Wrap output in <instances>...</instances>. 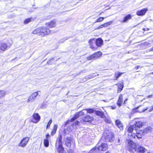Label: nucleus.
<instances>
[{
  "label": "nucleus",
  "mask_w": 153,
  "mask_h": 153,
  "mask_svg": "<svg viewBox=\"0 0 153 153\" xmlns=\"http://www.w3.org/2000/svg\"><path fill=\"white\" fill-rule=\"evenodd\" d=\"M127 142L129 146L128 150L130 152L133 153H144L145 152V149L144 147L141 146H137L136 144L131 140H128Z\"/></svg>",
  "instance_id": "obj_1"
},
{
  "label": "nucleus",
  "mask_w": 153,
  "mask_h": 153,
  "mask_svg": "<svg viewBox=\"0 0 153 153\" xmlns=\"http://www.w3.org/2000/svg\"><path fill=\"white\" fill-rule=\"evenodd\" d=\"M107 147V145L105 143H102L100 146L97 145L88 153H99L100 151L105 150Z\"/></svg>",
  "instance_id": "obj_2"
},
{
  "label": "nucleus",
  "mask_w": 153,
  "mask_h": 153,
  "mask_svg": "<svg viewBox=\"0 0 153 153\" xmlns=\"http://www.w3.org/2000/svg\"><path fill=\"white\" fill-rule=\"evenodd\" d=\"M146 103L148 104V106H147L146 107L144 108L141 111H137V109L139 107H138L132 110V111L131 112V114H133L134 113L137 112H139L140 113L144 112H145L146 111H147V112H150L151 111L153 110V106L149 102H146Z\"/></svg>",
  "instance_id": "obj_3"
},
{
  "label": "nucleus",
  "mask_w": 153,
  "mask_h": 153,
  "mask_svg": "<svg viewBox=\"0 0 153 153\" xmlns=\"http://www.w3.org/2000/svg\"><path fill=\"white\" fill-rule=\"evenodd\" d=\"M102 55V53L100 51L94 53L90 56L87 57L88 60H91L92 59H96Z\"/></svg>",
  "instance_id": "obj_4"
},
{
  "label": "nucleus",
  "mask_w": 153,
  "mask_h": 153,
  "mask_svg": "<svg viewBox=\"0 0 153 153\" xmlns=\"http://www.w3.org/2000/svg\"><path fill=\"white\" fill-rule=\"evenodd\" d=\"M104 136V139L106 141H109L112 142L114 140V134L111 133L109 134L108 135H105Z\"/></svg>",
  "instance_id": "obj_5"
},
{
  "label": "nucleus",
  "mask_w": 153,
  "mask_h": 153,
  "mask_svg": "<svg viewBox=\"0 0 153 153\" xmlns=\"http://www.w3.org/2000/svg\"><path fill=\"white\" fill-rule=\"evenodd\" d=\"M39 92H40V91H37V92H34L29 97L27 102H32L34 101L37 96L38 95Z\"/></svg>",
  "instance_id": "obj_6"
},
{
  "label": "nucleus",
  "mask_w": 153,
  "mask_h": 153,
  "mask_svg": "<svg viewBox=\"0 0 153 153\" xmlns=\"http://www.w3.org/2000/svg\"><path fill=\"white\" fill-rule=\"evenodd\" d=\"M72 143H73L72 138L71 137H66L65 140V144L66 146L71 148Z\"/></svg>",
  "instance_id": "obj_7"
},
{
  "label": "nucleus",
  "mask_w": 153,
  "mask_h": 153,
  "mask_svg": "<svg viewBox=\"0 0 153 153\" xmlns=\"http://www.w3.org/2000/svg\"><path fill=\"white\" fill-rule=\"evenodd\" d=\"M41 35L43 36L51 33V31L49 29L46 28L45 27H41Z\"/></svg>",
  "instance_id": "obj_8"
},
{
  "label": "nucleus",
  "mask_w": 153,
  "mask_h": 153,
  "mask_svg": "<svg viewBox=\"0 0 153 153\" xmlns=\"http://www.w3.org/2000/svg\"><path fill=\"white\" fill-rule=\"evenodd\" d=\"M33 119L31 120L32 122L35 123H38L40 119V117L37 113H34L32 115Z\"/></svg>",
  "instance_id": "obj_9"
},
{
  "label": "nucleus",
  "mask_w": 153,
  "mask_h": 153,
  "mask_svg": "<svg viewBox=\"0 0 153 153\" xmlns=\"http://www.w3.org/2000/svg\"><path fill=\"white\" fill-rule=\"evenodd\" d=\"M29 140V138L28 137L24 138L20 142L19 146L22 147L25 146Z\"/></svg>",
  "instance_id": "obj_10"
},
{
  "label": "nucleus",
  "mask_w": 153,
  "mask_h": 153,
  "mask_svg": "<svg viewBox=\"0 0 153 153\" xmlns=\"http://www.w3.org/2000/svg\"><path fill=\"white\" fill-rule=\"evenodd\" d=\"M12 45L11 43H9V45H7L5 43H1L0 44V49L2 51H4L7 49L8 47H9Z\"/></svg>",
  "instance_id": "obj_11"
},
{
  "label": "nucleus",
  "mask_w": 153,
  "mask_h": 153,
  "mask_svg": "<svg viewBox=\"0 0 153 153\" xmlns=\"http://www.w3.org/2000/svg\"><path fill=\"white\" fill-rule=\"evenodd\" d=\"M84 110H82L78 112L71 119V121H73L79 117L80 116H82L84 115L85 113L83 111Z\"/></svg>",
  "instance_id": "obj_12"
},
{
  "label": "nucleus",
  "mask_w": 153,
  "mask_h": 153,
  "mask_svg": "<svg viewBox=\"0 0 153 153\" xmlns=\"http://www.w3.org/2000/svg\"><path fill=\"white\" fill-rule=\"evenodd\" d=\"M56 151L59 153H63L64 151V148L62 144L55 145Z\"/></svg>",
  "instance_id": "obj_13"
},
{
  "label": "nucleus",
  "mask_w": 153,
  "mask_h": 153,
  "mask_svg": "<svg viewBox=\"0 0 153 153\" xmlns=\"http://www.w3.org/2000/svg\"><path fill=\"white\" fill-rule=\"evenodd\" d=\"M93 119V117L90 116L89 115H87L84 117L82 119L83 122L89 123H91Z\"/></svg>",
  "instance_id": "obj_14"
},
{
  "label": "nucleus",
  "mask_w": 153,
  "mask_h": 153,
  "mask_svg": "<svg viewBox=\"0 0 153 153\" xmlns=\"http://www.w3.org/2000/svg\"><path fill=\"white\" fill-rule=\"evenodd\" d=\"M147 8H144L140 10H137V14L139 16H142L145 15L146 13L148 11Z\"/></svg>",
  "instance_id": "obj_15"
},
{
  "label": "nucleus",
  "mask_w": 153,
  "mask_h": 153,
  "mask_svg": "<svg viewBox=\"0 0 153 153\" xmlns=\"http://www.w3.org/2000/svg\"><path fill=\"white\" fill-rule=\"evenodd\" d=\"M143 123L140 121H137L135 122L134 125H133L135 127V130L138 129V128H140L143 125Z\"/></svg>",
  "instance_id": "obj_16"
},
{
  "label": "nucleus",
  "mask_w": 153,
  "mask_h": 153,
  "mask_svg": "<svg viewBox=\"0 0 153 153\" xmlns=\"http://www.w3.org/2000/svg\"><path fill=\"white\" fill-rule=\"evenodd\" d=\"M95 43L97 46L100 47L103 45V40L101 38H98L96 39Z\"/></svg>",
  "instance_id": "obj_17"
},
{
  "label": "nucleus",
  "mask_w": 153,
  "mask_h": 153,
  "mask_svg": "<svg viewBox=\"0 0 153 153\" xmlns=\"http://www.w3.org/2000/svg\"><path fill=\"white\" fill-rule=\"evenodd\" d=\"M123 102V96L122 94H120L119 97L117 101V105L119 107L121 106Z\"/></svg>",
  "instance_id": "obj_18"
},
{
  "label": "nucleus",
  "mask_w": 153,
  "mask_h": 153,
  "mask_svg": "<svg viewBox=\"0 0 153 153\" xmlns=\"http://www.w3.org/2000/svg\"><path fill=\"white\" fill-rule=\"evenodd\" d=\"M56 21L54 20L50 22H49L46 23V25H48L49 27H54L56 25Z\"/></svg>",
  "instance_id": "obj_19"
},
{
  "label": "nucleus",
  "mask_w": 153,
  "mask_h": 153,
  "mask_svg": "<svg viewBox=\"0 0 153 153\" xmlns=\"http://www.w3.org/2000/svg\"><path fill=\"white\" fill-rule=\"evenodd\" d=\"M62 136L60 134H59V136L56 140V145L62 144Z\"/></svg>",
  "instance_id": "obj_20"
},
{
  "label": "nucleus",
  "mask_w": 153,
  "mask_h": 153,
  "mask_svg": "<svg viewBox=\"0 0 153 153\" xmlns=\"http://www.w3.org/2000/svg\"><path fill=\"white\" fill-rule=\"evenodd\" d=\"M132 16L130 14H128L125 16L122 21H121L122 23H124L127 22L129 20L131 19Z\"/></svg>",
  "instance_id": "obj_21"
},
{
  "label": "nucleus",
  "mask_w": 153,
  "mask_h": 153,
  "mask_svg": "<svg viewBox=\"0 0 153 153\" xmlns=\"http://www.w3.org/2000/svg\"><path fill=\"white\" fill-rule=\"evenodd\" d=\"M95 42V40L94 39H91L89 40V43L90 45V48H91L93 50H94L95 49V48L92 45V44L93 43Z\"/></svg>",
  "instance_id": "obj_22"
},
{
  "label": "nucleus",
  "mask_w": 153,
  "mask_h": 153,
  "mask_svg": "<svg viewBox=\"0 0 153 153\" xmlns=\"http://www.w3.org/2000/svg\"><path fill=\"white\" fill-rule=\"evenodd\" d=\"M117 86L118 88V89L117 91V92L120 93L123 90V82H121L120 83H118Z\"/></svg>",
  "instance_id": "obj_23"
},
{
  "label": "nucleus",
  "mask_w": 153,
  "mask_h": 153,
  "mask_svg": "<svg viewBox=\"0 0 153 153\" xmlns=\"http://www.w3.org/2000/svg\"><path fill=\"white\" fill-rule=\"evenodd\" d=\"M33 34H38L39 35H41V27L37 28L33 31Z\"/></svg>",
  "instance_id": "obj_24"
},
{
  "label": "nucleus",
  "mask_w": 153,
  "mask_h": 153,
  "mask_svg": "<svg viewBox=\"0 0 153 153\" xmlns=\"http://www.w3.org/2000/svg\"><path fill=\"white\" fill-rule=\"evenodd\" d=\"M152 131V128L151 127L149 126L145 128L143 130V131L145 133H150Z\"/></svg>",
  "instance_id": "obj_25"
},
{
  "label": "nucleus",
  "mask_w": 153,
  "mask_h": 153,
  "mask_svg": "<svg viewBox=\"0 0 153 153\" xmlns=\"http://www.w3.org/2000/svg\"><path fill=\"white\" fill-rule=\"evenodd\" d=\"M135 127H134V126L133 125L130 126L128 129V133H131L132 132L134 131V132H135Z\"/></svg>",
  "instance_id": "obj_26"
},
{
  "label": "nucleus",
  "mask_w": 153,
  "mask_h": 153,
  "mask_svg": "<svg viewBox=\"0 0 153 153\" xmlns=\"http://www.w3.org/2000/svg\"><path fill=\"white\" fill-rule=\"evenodd\" d=\"M95 113L96 115L100 116L102 118H103L104 117V113L100 111H96Z\"/></svg>",
  "instance_id": "obj_27"
},
{
  "label": "nucleus",
  "mask_w": 153,
  "mask_h": 153,
  "mask_svg": "<svg viewBox=\"0 0 153 153\" xmlns=\"http://www.w3.org/2000/svg\"><path fill=\"white\" fill-rule=\"evenodd\" d=\"M115 123L117 126L119 128H122L123 124L119 120H117L115 121Z\"/></svg>",
  "instance_id": "obj_28"
},
{
  "label": "nucleus",
  "mask_w": 153,
  "mask_h": 153,
  "mask_svg": "<svg viewBox=\"0 0 153 153\" xmlns=\"http://www.w3.org/2000/svg\"><path fill=\"white\" fill-rule=\"evenodd\" d=\"M97 75L95 74H93L92 75H90L85 77V79L88 80L90 79H91L93 78H94L95 77L97 76Z\"/></svg>",
  "instance_id": "obj_29"
},
{
  "label": "nucleus",
  "mask_w": 153,
  "mask_h": 153,
  "mask_svg": "<svg viewBox=\"0 0 153 153\" xmlns=\"http://www.w3.org/2000/svg\"><path fill=\"white\" fill-rule=\"evenodd\" d=\"M83 110L87 111V112L88 113H92L94 111V110L92 108H86L83 109Z\"/></svg>",
  "instance_id": "obj_30"
},
{
  "label": "nucleus",
  "mask_w": 153,
  "mask_h": 153,
  "mask_svg": "<svg viewBox=\"0 0 153 153\" xmlns=\"http://www.w3.org/2000/svg\"><path fill=\"white\" fill-rule=\"evenodd\" d=\"M122 73L120 72H116L114 74V79L116 80L117 79L121 76Z\"/></svg>",
  "instance_id": "obj_31"
},
{
  "label": "nucleus",
  "mask_w": 153,
  "mask_h": 153,
  "mask_svg": "<svg viewBox=\"0 0 153 153\" xmlns=\"http://www.w3.org/2000/svg\"><path fill=\"white\" fill-rule=\"evenodd\" d=\"M44 146L46 147H48L49 146V141L48 139H45L44 141Z\"/></svg>",
  "instance_id": "obj_32"
},
{
  "label": "nucleus",
  "mask_w": 153,
  "mask_h": 153,
  "mask_svg": "<svg viewBox=\"0 0 153 153\" xmlns=\"http://www.w3.org/2000/svg\"><path fill=\"white\" fill-rule=\"evenodd\" d=\"M137 130H135V131L136 133H137L138 134H140L142 135L144 134L145 132L143 131V130H139L137 131Z\"/></svg>",
  "instance_id": "obj_33"
},
{
  "label": "nucleus",
  "mask_w": 153,
  "mask_h": 153,
  "mask_svg": "<svg viewBox=\"0 0 153 153\" xmlns=\"http://www.w3.org/2000/svg\"><path fill=\"white\" fill-rule=\"evenodd\" d=\"M122 143V140L119 138H118L117 140V141L116 142V143L117 145H120Z\"/></svg>",
  "instance_id": "obj_34"
},
{
  "label": "nucleus",
  "mask_w": 153,
  "mask_h": 153,
  "mask_svg": "<svg viewBox=\"0 0 153 153\" xmlns=\"http://www.w3.org/2000/svg\"><path fill=\"white\" fill-rule=\"evenodd\" d=\"M5 94V92L3 90L0 91V97H3L4 96Z\"/></svg>",
  "instance_id": "obj_35"
},
{
  "label": "nucleus",
  "mask_w": 153,
  "mask_h": 153,
  "mask_svg": "<svg viewBox=\"0 0 153 153\" xmlns=\"http://www.w3.org/2000/svg\"><path fill=\"white\" fill-rule=\"evenodd\" d=\"M104 19V17H100L99 18L97 19L96 20V21L94 22V23L97 22H100L102 21Z\"/></svg>",
  "instance_id": "obj_36"
},
{
  "label": "nucleus",
  "mask_w": 153,
  "mask_h": 153,
  "mask_svg": "<svg viewBox=\"0 0 153 153\" xmlns=\"http://www.w3.org/2000/svg\"><path fill=\"white\" fill-rule=\"evenodd\" d=\"M31 18H29L26 19L24 22L25 24H27L31 21Z\"/></svg>",
  "instance_id": "obj_37"
},
{
  "label": "nucleus",
  "mask_w": 153,
  "mask_h": 153,
  "mask_svg": "<svg viewBox=\"0 0 153 153\" xmlns=\"http://www.w3.org/2000/svg\"><path fill=\"white\" fill-rule=\"evenodd\" d=\"M112 22L110 21L109 22H107L106 23H105L103 24L104 25V27H105L109 25H110L112 23Z\"/></svg>",
  "instance_id": "obj_38"
},
{
  "label": "nucleus",
  "mask_w": 153,
  "mask_h": 153,
  "mask_svg": "<svg viewBox=\"0 0 153 153\" xmlns=\"http://www.w3.org/2000/svg\"><path fill=\"white\" fill-rule=\"evenodd\" d=\"M80 124V123L78 121H76L75 122V123L73 124L72 126L73 127H74L75 126H79Z\"/></svg>",
  "instance_id": "obj_39"
},
{
  "label": "nucleus",
  "mask_w": 153,
  "mask_h": 153,
  "mask_svg": "<svg viewBox=\"0 0 153 153\" xmlns=\"http://www.w3.org/2000/svg\"><path fill=\"white\" fill-rule=\"evenodd\" d=\"M52 123V120L51 119L48 122V123L47 124V125L46 126V128H48V127L50 126L51 125V124Z\"/></svg>",
  "instance_id": "obj_40"
},
{
  "label": "nucleus",
  "mask_w": 153,
  "mask_h": 153,
  "mask_svg": "<svg viewBox=\"0 0 153 153\" xmlns=\"http://www.w3.org/2000/svg\"><path fill=\"white\" fill-rule=\"evenodd\" d=\"M136 134L135 135V136H136V137H137L138 138H141L142 137V135L139 134H138L137 133H136Z\"/></svg>",
  "instance_id": "obj_41"
},
{
  "label": "nucleus",
  "mask_w": 153,
  "mask_h": 153,
  "mask_svg": "<svg viewBox=\"0 0 153 153\" xmlns=\"http://www.w3.org/2000/svg\"><path fill=\"white\" fill-rule=\"evenodd\" d=\"M105 121L106 123H110L111 122V120H110L108 119H105Z\"/></svg>",
  "instance_id": "obj_42"
},
{
  "label": "nucleus",
  "mask_w": 153,
  "mask_h": 153,
  "mask_svg": "<svg viewBox=\"0 0 153 153\" xmlns=\"http://www.w3.org/2000/svg\"><path fill=\"white\" fill-rule=\"evenodd\" d=\"M67 39H61V40H60L59 42V43H63V42H64L66 40H67Z\"/></svg>",
  "instance_id": "obj_43"
},
{
  "label": "nucleus",
  "mask_w": 153,
  "mask_h": 153,
  "mask_svg": "<svg viewBox=\"0 0 153 153\" xmlns=\"http://www.w3.org/2000/svg\"><path fill=\"white\" fill-rule=\"evenodd\" d=\"M53 60V58H52L49 60L47 62V63L48 64H51V63L52 62V61Z\"/></svg>",
  "instance_id": "obj_44"
},
{
  "label": "nucleus",
  "mask_w": 153,
  "mask_h": 153,
  "mask_svg": "<svg viewBox=\"0 0 153 153\" xmlns=\"http://www.w3.org/2000/svg\"><path fill=\"white\" fill-rule=\"evenodd\" d=\"M56 131L53 129L51 132V134L52 136H53L56 133Z\"/></svg>",
  "instance_id": "obj_45"
},
{
  "label": "nucleus",
  "mask_w": 153,
  "mask_h": 153,
  "mask_svg": "<svg viewBox=\"0 0 153 153\" xmlns=\"http://www.w3.org/2000/svg\"><path fill=\"white\" fill-rule=\"evenodd\" d=\"M57 125H55L53 127V129L56 131L57 129Z\"/></svg>",
  "instance_id": "obj_46"
},
{
  "label": "nucleus",
  "mask_w": 153,
  "mask_h": 153,
  "mask_svg": "<svg viewBox=\"0 0 153 153\" xmlns=\"http://www.w3.org/2000/svg\"><path fill=\"white\" fill-rule=\"evenodd\" d=\"M103 27H104V25H103V24H102V25H100V26H99L97 28H96V29H99L102 28H103Z\"/></svg>",
  "instance_id": "obj_47"
},
{
  "label": "nucleus",
  "mask_w": 153,
  "mask_h": 153,
  "mask_svg": "<svg viewBox=\"0 0 153 153\" xmlns=\"http://www.w3.org/2000/svg\"><path fill=\"white\" fill-rule=\"evenodd\" d=\"M140 67V66H137L136 67H134V69L136 70H138Z\"/></svg>",
  "instance_id": "obj_48"
},
{
  "label": "nucleus",
  "mask_w": 153,
  "mask_h": 153,
  "mask_svg": "<svg viewBox=\"0 0 153 153\" xmlns=\"http://www.w3.org/2000/svg\"><path fill=\"white\" fill-rule=\"evenodd\" d=\"M46 139H48L50 137V135L48 134L46 135Z\"/></svg>",
  "instance_id": "obj_49"
},
{
  "label": "nucleus",
  "mask_w": 153,
  "mask_h": 153,
  "mask_svg": "<svg viewBox=\"0 0 153 153\" xmlns=\"http://www.w3.org/2000/svg\"><path fill=\"white\" fill-rule=\"evenodd\" d=\"M116 107L115 105L112 106L111 108L112 109H116Z\"/></svg>",
  "instance_id": "obj_50"
},
{
  "label": "nucleus",
  "mask_w": 153,
  "mask_h": 153,
  "mask_svg": "<svg viewBox=\"0 0 153 153\" xmlns=\"http://www.w3.org/2000/svg\"><path fill=\"white\" fill-rule=\"evenodd\" d=\"M143 30L144 31H148L149 29L148 28H143Z\"/></svg>",
  "instance_id": "obj_51"
},
{
  "label": "nucleus",
  "mask_w": 153,
  "mask_h": 153,
  "mask_svg": "<svg viewBox=\"0 0 153 153\" xmlns=\"http://www.w3.org/2000/svg\"><path fill=\"white\" fill-rule=\"evenodd\" d=\"M153 95H149L147 97L148 98H151L152 97Z\"/></svg>",
  "instance_id": "obj_52"
},
{
  "label": "nucleus",
  "mask_w": 153,
  "mask_h": 153,
  "mask_svg": "<svg viewBox=\"0 0 153 153\" xmlns=\"http://www.w3.org/2000/svg\"><path fill=\"white\" fill-rule=\"evenodd\" d=\"M132 115H133V114H131V113L129 115V117L130 118H131V117L132 116Z\"/></svg>",
  "instance_id": "obj_53"
},
{
  "label": "nucleus",
  "mask_w": 153,
  "mask_h": 153,
  "mask_svg": "<svg viewBox=\"0 0 153 153\" xmlns=\"http://www.w3.org/2000/svg\"><path fill=\"white\" fill-rule=\"evenodd\" d=\"M150 51H153V47H152V48H150V49L149 50Z\"/></svg>",
  "instance_id": "obj_54"
},
{
  "label": "nucleus",
  "mask_w": 153,
  "mask_h": 153,
  "mask_svg": "<svg viewBox=\"0 0 153 153\" xmlns=\"http://www.w3.org/2000/svg\"><path fill=\"white\" fill-rule=\"evenodd\" d=\"M105 153H110V152H108H108H106Z\"/></svg>",
  "instance_id": "obj_55"
},
{
  "label": "nucleus",
  "mask_w": 153,
  "mask_h": 153,
  "mask_svg": "<svg viewBox=\"0 0 153 153\" xmlns=\"http://www.w3.org/2000/svg\"><path fill=\"white\" fill-rule=\"evenodd\" d=\"M66 123L65 125H67V123Z\"/></svg>",
  "instance_id": "obj_56"
},
{
  "label": "nucleus",
  "mask_w": 153,
  "mask_h": 153,
  "mask_svg": "<svg viewBox=\"0 0 153 153\" xmlns=\"http://www.w3.org/2000/svg\"><path fill=\"white\" fill-rule=\"evenodd\" d=\"M125 101V102H126V100Z\"/></svg>",
  "instance_id": "obj_57"
},
{
  "label": "nucleus",
  "mask_w": 153,
  "mask_h": 153,
  "mask_svg": "<svg viewBox=\"0 0 153 153\" xmlns=\"http://www.w3.org/2000/svg\"><path fill=\"white\" fill-rule=\"evenodd\" d=\"M125 101V102H126V100Z\"/></svg>",
  "instance_id": "obj_58"
},
{
  "label": "nucleus",
  "mask_w": 153,
  "mask_h": 153,
  "mask_svg": "<svg viewBox=\"0 0 153 153\" xmlns=\"http://www.w3.org/2000/svg\"><path fill=\"white\" fill-rule=\"evenodd\" d=\"M102 13H100V15Z\"/></svg>",
  "instance_id": "obj_59"
},
{
  "label": "nucleus",
  "mask_w": 153,
  "mask_h": 153,
  "mask_svg": "<svg viewBox=\"0 0 153 153\" xmlns=\"http://www.w3.org/2000/svg\"><path fill=\"white\" fill-rule=\"evenodd\" d=\"M108 9H107L106 10H108Z\"/></svg>",
  "instance_id": "obj_60"
}]
</instances>
